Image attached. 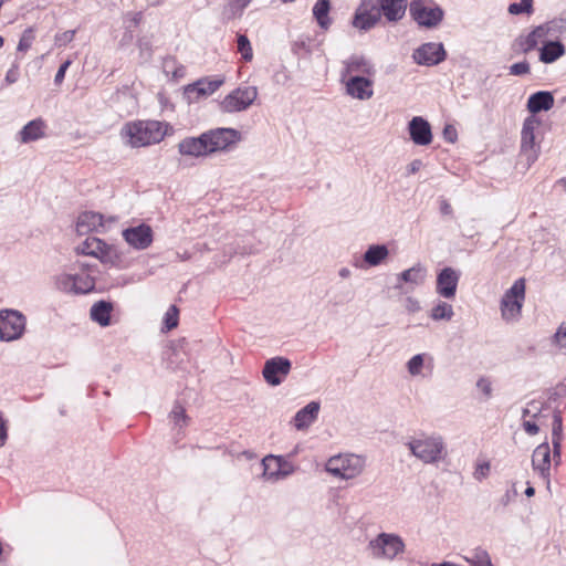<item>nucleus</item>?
Wrapping results in <instances>:
<instances>
[{
    "instance_id": "1",
    "label": "nucleus",
    "mask_w": 566,
    "mask_h": 566,
    "mask_svg": "<svg viewBox=\"0 0 566 566\" xmlns=\"http://www.w3.org/2000/svg\"><path fill=\"white\" fill-rule=\"evenodd\" d=\"M166 135V125L158 120H138L126 124L122 137L132 147H145L157 144Z\"/></svg>"
},
{
    "instance_id": "2",
    "label": "nucleus",
    "mask_w": 566,
    "mask_h": 566,
    "mask_svg": "<svg viewBox=\"0 0 566 566\" xmlns=\"http://www.w3.org/2000/svg\"><path fill=\"white\" fill-rule=\"evenodd\" d=\"M55 287L66 294H87L95 289V276L93 266L80 263L74 265L70 272L55 276Z\"/></svg>"
},
{
    "instance_id": "3",
    "label": "nucleus",
    "mask_w": 566,
    "mask_h": 566,
    "mask_svg": "<svg viewBox=\"0 0 566 566\" xmlns=\"http://www.w3.org/2000/svg\"><path fill=\"white\" fill-rule=\"evenodd\" d=\"M411 454L424 464H436L447 455L444 440L439 434L421 433L407 442Z\"/></svg>"
},
{
    "instance_id": "4",
    "label": "nucleus",
    "mask_w": 566,
    "mask_h": 566,
    "mask_svg": "<svg viewBox=\"0 0 566 566\" xmlns=\"http://www.w3.org/2000/svg\"><path fill=\"white\" fill-rule=\"evenodd\" d=\"M405 548L403 539L395 533H380L367 545V551L373 558L386 560H394L405 552Z\"/></svg>"
},
{
    "instance_id": "5",
    "label": "nucleus",
    "mask_w": 566,
    "mask_h": 566,
    "mask_svg": "<svg viewBox=\"0 0 566 566\" xmlns=\"http://www.w3.org/2000/svg\"><path fill=\"white\" fill-rule=\"evenodd\" d=\"M364 468V458L356 454L335 455L326 463V471L343 480H350L360 475Z\"/></svg>"
},
{
    "instance_id": "6",
    "label": "nucleus",
    "mask_w": 566,
    "mask_h": 566,
    "mask_svg": "<svg viewBox=\"0 0 566 566\" xmlns=\"http://www.w3.org/2000/svg\"><path fill=\"white\" fill-rule=\"evenodd\" d=\"M76 252L98 259L102 263L117 265L120 254L116 247L105 243L96 237H87L76 247Z\"/></svg>"
},
{
    "instance_id": "7",
    "label": "nucleus",
    "mask_w": 566,
    "mask_h": 566,
    "mask_svg": "<svg viewBox=\"0 0 566 566\" xmlns=\"http://www.w3.org/2000/svg\"><path fill=\"white\" fill-rule=\"evenodd\" d=\"M525 298V280L518 279L504 293L501 300V315L506 322H515L521 316Z\"/></svg>"
},
{
    "instance_id": "8",
    "label": "nucleus",
    "mask_w": 566,
    "mask_h": 566,
    "mask_svg": "<svg viewBox=\"0 0 566 566\" xmlns=\"http://www.w3.org/2000/svg\"><path fill=\"white\" fill-rule=\"evenodd\" d=\"M27 317L18 310H0V340L13 342L22 337Z\"/></svg>"
},
{
    "instance_id": "9",
    "label": "nucleus",
    "mask_w": 566,
    "mask_h": 566,
    "mask_svg": "<svg viewBox=\"0 0 566 566\" xmlns=\"http://www.w3.org/2000/svg\"><path fill=\"white\" fill-rule=\"evenodd\" d=\"M541 126V120L530 115L524 119L521 132V155L525 157L527 166L534 164L539 155V145L536 143V130Z\"/></svg>"
},
{
    "instance_id": "10",
    "label": "nucleus",
    "mask_w": 566,
    "mask_h": 566,
    "mask_svg": "<svg viewBox=\"0 0 566 566\" xmlns=\"http://www.w3.org/2000/svg\"><path fill=\"white\" fill-rule=\"evenodd\" d=\"M258 97L255 86H241L233 90L220 102V109L223 113H238L248 109Z\"/></svg>"
},
{
    "instance_id": "11",
    "label": "nucleus",
    "mask_w": 566,
    "mask_h": 566,
    "mask_svg": "<svg viewBox=\"0 0 566 566\" xmlns=\"http://www.w3.org/2000/svg\"><path fill=\"white\" fill-rule=\"evenodd\" d=\"M409 11L419 25L429 29L436 28L443 19V10L438 6L428 4L426 0H413Z\"/></svg>"
},
{
    "instance_id": "12",
    "label": "nucleus",
    "mask_w": 566,
    "mask_h": 566,
    "mask_svg": "<svg viewBox=\"0 0 566 566\" xmlns=\"http://www.w3.org/2000/svg\"><path fill=\"white\" fill-rule=\"evenodd\" d=\"M205 134L210 154L221 151L237 144L241 139V134L233 128H216Z\"/></svg>"
},
{
    "instance_id": "13",
    "label": "nucleus",
    "mask_w": 566,
    "mask_h": 566,
    "mask_svg": "<svg viewBox=\"0 0 566 566\" xmlns=\"http://www.w3.org/2000/svg\"><path fill=\"white\" fill-rule=\"evenodd\" d=\"M381 19L378 0H363L356 10L353 25L359 30H370Z\"/></svg>"
},
{
    "instance_id": "14",
    "label": "nucleus",
    "mask_w": 566,
    "mask_h": 566,
    "mask_svg": "<svg viewBox=\"0 0 566 566\" xmlns=\"http://www.w3.org/2000/svg\"><path fill=\"white\" fill-rule=\"evenodd\" d=\"M125 241L136 250H145L151 245L154 235L153 229L145 223L127 228L123 231Z\"/></svg>"
},
{
    "instance_id": "15",
    "label": "nucleus",
    "mask_w": 566,
    "mask_h": 566,
    "mask_svg": "<svg viewBox=\"0 0 566 566\" xmlns=\"http://www.w3.org/2000/svg\"><path fill=\"white\" fill-rule=\"evenodd\" d=\"M291 370V361L285 357H273L264 364L262 375L265 381L271 386H279L282 382V376H287Z\"/></svg>"
},
{
    "instance_id": "16",
    "label": "nucleus",
    "mask_w": 566,
    "mask_h": 566,
    "mask_svg": "<svg viewBox=\"0 0 566 566\" xmlns=\"http://www.w3.org/2000/svg\"><path fill=\"white\" fill-rule=\"evenodd\" d=\"M416 63L420 65H437L446 59V51L441 43H424L412 54Z\"/></svg>"
},
{
    "instance_id": "17",
    "label": "nucleus",
    "mask_w": 566,
    "mask_h": 566,
    "mask_svg": "<svg viewBox=\"0 0 566 566\" xmlns=\"http://www.w3.org/2000/svg\"><path fill=\"white\" fill-rule=\"evenodd\" d=\"M223 80L201 78L185 87V98L188 103H195L202 97L213 94L221 85Z\"/></svg>"
},
{
    "instance_id": "18",
    "label": "nucleus",
    "mask_w": 566,
    "mask_h": 566,
    "mask_svg": "<svg viewBox=\"0 0 566 566\" xmlns=\"http://www.w3.org/2000/svg\"><path fill=\"white\" fill-rule=\"evenodd\" d=\"M460 273L452 268L442 269L437 276V293L444 298H453L457 292Z\"/></svg>"
},
{
    "instance_id": "19",
    "label": "nucleus",
    "mask_w": 566,
    "mask_h": 566,
    "mask_svg": "<svg viewBox=\"0 0 566 566\" xmlns=\"http://www.w3.org/2000/svg\"><path fill=\"white\" fill-rule=\"evenodd\" d=\"M346 85V93L357 99H369L373 92V82L366 76L350 75L344 81Z\"/></svg>"
},
{
    "instance_id": "20",
    "label": "nucleus",
    "mask_w": 566,
    "mask_h": 566,
    "mask_svg": "<svg viewBox=\"0 0 566 566\" xmlns=\"http://www.w3.org/2000/svg\"><path fill=\"white\" fill-rule=\"evenodd\" d=\"M408 130L411 140L416 145L427 146L432 142L431 126L429 122L421 116H416L409 122Z\"/></svg>"
},
{
    "instance_id": "21",
    "label": "nucleus",
    "mask_w": 566,
    "mask_h": 566,
    "mask_svg": "<svg viewBox=\"0 0 566 566\" xmlns=\"http://www.w3.org/2000/svg\"><path fill=\"white\" fill-rule=\"evenodd\" d=\"M178 151L184 156L190 157H207L211 155L203 133L198 137L184 138L178 144Z\"/></svg>"
},
{
    "instance_id": "22",
    "label": "nucleus",
    "mask_w": 566,
    "mask_h": 566,
    "mask_svg": "<svg viewBox=\"0 0 566 566\" xmlns=\"http://www.w3.org/2000/svg\"><path fill=\"white\" fill-rule=\"evenodd\" d=\"M283 464L286 463L283 461L282 457L273 454L264 457L261 461V467L263 469L262 478L272 482L286 478L290 475V472H283Z\"/></svg>"
},
{
    "instance_id": "23",
    "label": "nucleus",
    "mask_w": 566,
    "mask_h": 566,
    "mask_svg": "<svg viewBox=\"0 0 566 566\" xmlns=\"http://www.w3.org/2000/svg\"><path fill=\"white\" fill-rule=\"evenodd\" d=\"M532 465L549 484L551 448L547 442L537 446L532 455Z\"/></svg>"
},
{
    "instance_id": "24",
    "label": "nucleus",
    "mask_w": 566,
    "mask_h": 566,
    "mask_svg": "<svg viewBox=\"0 0 566 566\" xmlns=\"http://www.w3.org/2000/svg\"><path fill=\"white\" fill-rule=\"evenodd\" d=\"M345 69L342 72V80H347L350 75H371L374 67L364 56L353 55L345 61Z\"/></svg>"
},
{
    "instance_id": "25",
    "label": "nucleus",
    "mask_w": 566,
    "mask_h": 566,
    "mask_svg": "<svg viewBox=\"0 0 566 566\" xmlns=\"http://www.w3.org/2000/svg\"><path fill=\"white\" fill-rule=\"evenodd\" d=\"M104 217L101 213L93 211H85L81 213L76 221V232L80 235L90 232H98L104 227Z\"/></svg>"
},
{
    "instance_id": "26",
    "label": "nucleus",
    "mask_w": 566,
    "mask_h": 566,
    "mask_svg": "<svg viewBox=\"0 0 566 566\" xmlns=\"http://www.w3.org/2000/svg\"><path fill=\"white\" fill-rule=\"evenodd\" d=\"M378 8L389 22H397L406 13L407 0H378Z\"/></svg>"
},
{
    "instance_id": "27",
    "label": "nucleus",
    "mask_w": 566,
    "mask_h": 566,
    "mask_svg": "<svg viewBox=\"0 0 566 566\" xmlns=\"http://www.w3.org/2000/svg\"><path fill=\"white\" fill-rule=\"evenodd\" d=\"M319 411V403L312 401L304 408L298 410L294 417V426L297 430L308 428L317 418Z\"/></svg>"
},
{
    "instance_id": "28",
    "label": "nucleus",
    "mask_w": 566,
    "mask_h": 566,
    "mask_svg": "<svg viewBox=\"0 0 566 566\" xmlns=\"http://www.w3.org/2000/svg\"><path fill=\"white\" fill-rule=\"evenodd\" d=\"M554 105V96L551 92L539 91L532 94L527 101V109L535 116V114L548 111Z\"/></svg>"
},
{
    "instance_id": "29",
    "label": "nucleus",
    "mask_w": 566,
    "mask_h": 566,
    "mask_svg": "<svg viewBox=\"0 0 566 566\" xmlns=\"http://www.w3.org/2000/svg\"><path fill=\"white\" fill-rule=\"evenodd\" d=\"M427 277V269L420 264L417 263L412 268L401 272L398 275V283L396 285V289H401V282L409 283L413 286H419L424 283Z\"/></svg>"
},
{
    "instance_id": "30",
    "label": "nucleus",
    "mask_w": 566,
    "mask_h": 566,
    "mask_svg": "<svg viewBox=\"0 0 566 566\" xmlns=\"http://www.w3.org/2000/svg\"><path fill=\"white\" fill-rule=\"evenodd\" d=\"M44 122L40 118L29 122L20 132V140L30 143L44 136Z\"/></svg>"
},
{
    "instance_id": "31",
    "label": "nucleus",
    "mask_w": 566,
    "mask_h": 566,
    "mask_svg": "<svg viewBox=\"0 0 566 566\" xmlns=\"http://www.w3.org/2000/svg\"><path fill=\"white\" fill-rule=\"evenodd\" d=\"M113 305L106 301H98L91 307V318L101 326H108Z\"/></svg>"
},
{
    "instance_id": "32",
    "label": "nucleus",
    "mask_w": 566,
    "mask_h": 566,
    "mask_svg": "<svg viewBox=\"0 0 566 566\" xmlns=\"http://www.w3.org/2000/svg\"><path fill=\"white\" fill-rule=\"evenodd\" d=\"M549 28L547 25L536 27L521 42L522 50L530 52L534 50L539 42H543L548 35Z\"/></svg>"
},
{
    "instance_id": "33",
    "label": "nucleus",
    "mask_w": 566,
    "mask_h": 566,
    "mask_svg": "<svg viewBox=\"0 0 566 566\" xmlns=\"http://www.w3.org/2000/svg\"><path fill=\"white\" fill-rule=\"evenodd\" d=\"M388 248L384 244L370 245L364 253V262L369 266L379 265L388 256Z\"/></svg>"
},
{
    "instance_id": "34",
    "label": "nucleus",
    "mask_w": 566,
    "mask_h": 566,
    "mask_svg": "<svg viewBox=\"0 0 566 566\" xmlns=\"http://www.w3.org/2000/svg\"><path fill=\"white\" fill-rule=\"evenodd\" d=\"M564 53L565 49L560 42L551 41L544 44V46L541 49L539 60L544 63H553L562 55H564Z\"/></svg>"
},
{
    "instance_id": "35",
    "label": "nucleus",
    "mask_w": 566,
    "mask_h": 566,
    "mask_svg": "<svg viewBox=\"0 0 566 566\" xmlns=\"http://www.w3.org/2000/svg\"><path fill=\"white\" fill-rule=\"evenodd\" d=\"M331 6L328 0H317L313 8V15L322 29H327L331 24L328 18Z\"/></svg>"
},
{
    "instance_id": "36",
    "label": "nucleus",
    "mask_w": 566,
    "mask_h": 566,
    "mask_svg": "<svg viewBox=\"0 0 566 566\" xmlns=\"http://www.w3.org/2000/svg\"><path fill=\"white\" fill-rule=\"evenodd\" d=\"M252 0H231L223 9V15L228 20L240 18L243 10L251 3Z\"/></svg>"
},
{
    "instance_id": "37",
    "label": "nucleus",
    "mask_w": 566,
    "mask_h": 566,
    "mask_svg": "<svg viewBox=\"0 0 566 566\" xmlns=\"http://www.w3.org/2000/svg\"><path fill=\"white\" fill-rule=\"evenodd\" d=\"M454 315L452 305L440 301L430 313V317L433 321H450Z\"/></svg>"
},
{
    "instance_id": "38",
    "label": "nucleus",
    "mask_w": 566,
    "mask_h": 566,
    "mask_svg": "<svg viewBox=\"0 0 566 566\" xmlns=\"http://www.w3.org/2000/svg\"><path fill=\"white\" fill-rule=\"evenodd\" d=\"M465 560L472 566H485L491 563V557L485 549L475 548L465 556Z\"/></svg>"
},
{
    "instance_id": "39",
    "label": "nucleus",
    "mask_w": 566,
    "mask_h": 566,
    "mask_svg": "<svg viewBox=\"0 0 566 566\" xmlns=\"http://www.w3.org/2000/svg\"><path fill=\"white\" fill-rule=\"evenodd\" d=\"M424 363V354H417L412 356L407 363L408 373L411 376H419L422 371Z\"/></svg>"
},
{
    "instance_id": "40",
    "label": "nucleus",
    "mask_w": 566,
    "mask_h": 566,
    "mask_svg": "<svg viewBox=\"0 0 566 566\" xmlns=\"http://www.w3.org/2000/svg\"><path fill=\"white\" fill-rule=\"evenodd\" d=\"M238 51L240 52L242 59H244L245 61L252 60V57H253L252 46H251L249 39L244 34L238 35Z\"/></svg>"
},
{
    "instance_id": "41",
    "label": "nucleus",
    "mask_w": 566,
    "mask_h": 566,
    "mask_svg": "<svg viewBox=\"0 0 566 566\" xmlns=\"http://www.w3.org/2000/svg\"><path fill=\"white\" fill-rule=\"evenodd\" d=\"M509 13L517 15L522 13H532L533 12V0H521V2H514L509 6Z\"/></svg>"
},
{
    "instance_id": "42",
    "label": "nucleus",
    "mask_w": 566,
    "mask_h": 566,
    "mask_svg": "<svg viewBox=\"0 0 566 566\" xmlns=\"http://www.w3.org/2000/svg\"><path fill=\"white\" fill-rule=\"evenodd\" d=\"M552 343L562 350H566V321L562 322L552 337Z\"/></svg>"
},
{
    "instance_id": "43",
    "label": "nucleus",
    "mask_w": 566,
    "mask_h": 566,
    "mask_svg": "<svg viewBox=\"0 0 566 566\" xmlns=\"http://www.w3.org/2000/svg\"><path fill=\"white\" fill-rule=\"evenodd\" d=\"M178 314H179V311H178L177 306L171 305L168 308V311L165 314V319H164L167 331H170L178 326Z\"/></svg>"
},
{
    "instance_id": "44",
    "label": "nucleus",
    "mask_w": 566,
    "mask_h": 566,
    "mask_svg": "<svg viewBox=\"0 0 566 566\" xmlns=\"http://www.w3.org/2000/svg\"><path fill=\"white\" fill-rule=\"evenodd\" d=\"M33 40H34L33 30L32 29H27L23 32V34H22V36H21V39L19 41L18 48H17L18 51L25 52L27 50H29L31 44H32V42H33Z\"/></svg>"
},
{
    "instance_id": "45",
    "label": "nucleus",
    "mask_w": 566,
    "mask_h": 566,
    "mask_svg": "<svg viewBox=\"0 0 566 566\" xmlns=\"http://www.w3.org/2000/svg\"><path fill=\"white\" fill-rule=\"evenodd\" d=\"M170 417L176 426L182 427L186 424L187 416L185 409L181 406L176 405L170 412Z\"/></svg>"
},
{
    "instance_id": "46",
    "label": "nucleus",
    "mask_w": 566,
    "mask_h": 566,
    "mask_svg": "<svg viewBox=\"0 0 566 566\" xmlns=\"http://www.w3.org/2000/svg\"><path fill=\"white\" fill-rule=\"evenodd\" d=\"M552 438L563 439V420L559 412H555L552 423Z\"/></svg>"
},
{
    "instance_id": "47",
    "label": "nucleus",
    "mask_w": 566,
    "mask_h": 566,
    "mask_svg": "<svg viewBox=\"0 0 566 566\" xmlns=\"http://www.w3.org/2000/svg\"><path fill=\"white\" fill-rule=\"evenodd\" d=\"M491 470L490 462L484 461L482 463L476 464L475 470L473 472V476L476 481H482L488 478Z\"/></svg>"
},
{
    "instance_id": "48",
    "label": "nucleus",
    "mask_w": 566,
    "mask_h": 566,
    "mask_svg": "<svg viewBox=\"0 0 566 566\" xmlns=\"http://www.w3.org/2000/svg\"><path fill=\"white\" fill-rule=\"evenodd\" d=\"M530 72V64L526 61L514 63L510 66V74L524 75Z\"/></svg>"
},
{
    "instance_id": "49",
    "label": "nucleus",
    "mask_w": 566,
    "mask_h": 566,
    "mask_svg": "<svg viewBox=\"0 0 566 566\" xmlns=\"http://www.w3.org/2000/svg\"><path fill=\"white\" fill-rule=\"evenodd\" d=\"M476 387L479 390H481L485 398L489 399L492 395V384L490 381V379L485 378V377H481L478 381H476Z\"/></svg>"
},
{
    "instance_id": "50",
    "label": "nucleus",
    "mask_w": 566,
    "mask_h": 566,
    "mask_svg": "<svg viewBox=\"0 0 566 566\" xmlns=\"http://www.w3.org/2000/svg\"><path fill=\"white\" fill-rule=\"evenodd\" d=\"M74 35H75V31L74 30H69V31H65L63 33H60V34H56L55 35V43L57 45H65L67 43H70L71 41H73L74 39Z\"/></svg>"
},
{
    "instance_id": "51",
    "label": "nucleus",
    "mask_w": 566,
    "mask_h": 566,
    "mask_svg": "<svg viewBox=\"0 0 566 566\" xmlns=\"http://www.w3.org/2000/svg\"><path fill=\"white\" fill-rule=\"evenodd\" d=\"M562 442L563 439L552 438L553 460L556 465L560 463Z\"/></svg>"
},
{
    "instance_id": "52",
    "label": "nucleus",
    "mask_w": 566,
    "mask_h": 566,
    "mask_svg": "<svg viewBox=\"0 0 566 566\" xmlns=\"http://www.w3.org/2000/svg\"><path fill=\"white\" fill-rule=\"evenodd\" d=\"M405 308L409 313H417L421 310V306L417 298L408 296L405 300Z\"/></svg>"
},
{
    "instance_id": "53",
    "label": "nucleus",
    "mask_w": 566,
    "mask_h": 566,
    "mask_svg": "<svg viewBox=\"0 0 566 566\" xmlns=\"http://www.w3.org/2000/svg\"><path fill=\"white\" fill-rule=\"evenodd\" d=\"M70 65H71V61L70 60L63 62L60 65L57 72L55 74V77H54V83L56 85H60L63 82L65 73H66V70L69 69Z\"/></svg>"
},
{
    "instance_id": "54",
    "label": "nucleus",
    "mask_w": 566,
    "mask_h": 566,
    "mask_svg": "<svg viewBox=\"0 0 566 566\" xmlns=\"http://www.w3.org/2000/svg\"><path fill=\"white\" fill-rule=\"evenodd\" d=\"M442 134H443V138L449 143H454L458 138L457 129L452 125H446Z\"/></svg>"
},
{
    "instance_id": "55",
    "label": "nucleus",
    "mask_w": 566,
    "mask_h": 566,
    "mask_svg": "<svg viewBox=\"0 0 566 566\" xmlns=\"http://www.w3.org/2000/svg\"><path fill=\"white\" fill-rule=\"evenodd\" d=\"M19 76H20L19 67H18L17 64H14V65H12L11 69L8 70V72L6 74V77H4V81L8 84H13V83H15L19 80Z\"/></svg>"
},
{
    "instance_id": "56",
    "label": "nucleus",
    "mask_w": 566,
    "mask_h": 566,
    "mask_svg": "<svg viewBox=\"0 0 566 566\" xmlns=\"http://www.w3.org/2000/svg\"><path fill=\"white\" fill-rule=\"evenodd\" d=\"M523 428L531 436H535L539 431L538 426L535 422H532V421H528V420H525L523 422Z\"/></svg>"
},
{
    "instance_id": "57",
    "label": "nucleus",
    "mask_w": 566,
    "mask_h": 566,
    "mask_svg": "<svg viewBox=\"0 0 566 566\" xmlns=\"http://www.w3.org/2000/svg\"><path fill=\"white\" fill-rule=\"evenodd\" d=\"M421 167H422V161L420 159H415L408 165L407 171L410 175H415L421 169Z\"/></svg>"
},
{
    "instance_id": "58",
    "label": "nucleus",
    "mask_w": 566,
    "mask_h": 566,
    "mask_svg": "<svg viewBox=\"0 0 566 566\" xmlns=\"http://www.w3.org/2000/svg\"><path fill=\"white\" fill-rule=\"evenodd\" d=\"M440 211L442 214L450 216L452 214V207L447 200L440 201Z\"/></svg>"
},
{
    "instance_id": "59",
    "label": "nucleus",
    "mask_w": 566,
    "mask_h": 566,
    "mask_svg": "<svg viewBox=\"0 0 566 566\" xmlns=\"http://www.w3.org/2000/svg\"><path fill=\"white\" fill-rule=\"evenodd\" d=\"M338 274L342 279H347L350 275V270L347 268H342Z\"/></svg>"
},
{
    "instance_id": "60",
    "label": "nucleus",
    "mask_w": 566,
    "mask_h": 566,
    "mask_svg": "<svg viewBox=\"0 0 566 566\" xmlns=\"http://www.w3.org/2000/svg\"><path fill=\"white\" fill-rule=\"evenodd\" d=\"M535 493V489L533 486H527L526 490H525V495L531 497L533 496Z\"/></svg>"
},
{
    "instance_id": "61",
    "label": "nucleus",
    "mask_w": 566,
    "mask_h": 566,
    "mask_svg": "<svg viewBox=\"0 0 566 566\" xmlns=\"http://www.w3.org/2000/svg\"><path fill=\"white\" fill-rule=\"evenodd\" d=\"M140 19H142V13H135V14H134V18H133V22H134L135 24H138V23H139V21H140Z\"/></svg>"
},
{
    "instance_id": "62",
    "label": "nucleus",
    "mask_w": 566,
    "mask_h": 566,
    "mask_svg": "<svg viewBox=\"0 0 566 566\" xmlns=\"http://www.w3.org/2000/svg\"><path fill=\"white\" fill-rule=\"evenodd\" d=\"M511 501L510 492L505 494V496L502 499V503L506 505Z\"/></svg>"
},
{
    "instance_id": "63",
    "label": "nucleus",
    "mask_w": 566,
    "mask_h": 566,
    "mask_svg": "<svg viewBox=\"0 0 566 566\" xmlns=\"http://www.w3.org/2000/svg\"><path fill=\"white\" fill-rule=\"evenodd\" d=\"M530 415H531V410L528 408H524L523 412H522L523 418H525V417H527Z\"/></svg>"
},
{
    "instance_id": "64",
    "label": "nucleus",
    "mask_w": 566,
    "mask_h": 566,
    "mask_svg": "<svg viewBox=\"0 0 566 566\" xmlns=\"http://www.w3.org/2000/svg\"><path fill=\"white\" fill-rule=\"evenodd\" d=\"M3 43H4V40L2 36H0V48H2Z\"/></svg>"
}]
</instances>
